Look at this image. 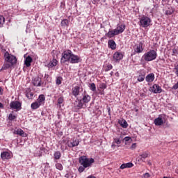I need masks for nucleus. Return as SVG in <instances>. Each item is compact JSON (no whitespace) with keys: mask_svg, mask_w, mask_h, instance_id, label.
<instances>
[{"mask_svg":"<svg viewBox=\"0 0 178 178\" xmlns=\"http://www.w3.org/2000/svg\"><path fill=\"white\" fill-rule=\"evenodd\" d=\"M3 24H5V17L0 15V27H3Z\"/></svg>","mask_w":178,"mask_h":178,"instance_id":"nucleus-32","label":"nucleus"},{"mask_svg":"<svg viewBox=\"0 0 178 178\" xmlns=\"http://www.w3.org/2000/svg\"><path fill=\"white\" fill-rule=\"evenodd\" d=\"M89 88H90V90H91V91H97V86L94 83H90L89 86Z\"/></svg>","mask_w":178,"mask_h":178,"instance_id":"nucleus-33","label":"nucleus"},{"mask_svg":"<svg viewBox=\"0 0 178 178\" xmlns=\"http://www.w3.org/2000/svg\"><path fill=\"white\" fill-rule=\"evenodd\" d=\"M10 107L11 109H17V111H20L22 109V103L18 101L11 102L10 104Z\"/></svg>","mask_w":178,"mask_h":178,"instance_id":"nucleus-6","label":"nucleus"},{"mask_svg":"<svg viewBox=\"0 0 178 178\" xmlns=\"http://www.w3.org/2000/svg\"><path fill=\"white\" fill-rule=\"evenodd\" d=\"M60 25L62 26V27H66V26H69V20H67V19H63V21H61Z\"/></svg>","mask_w":178,"mask_h":178,"instance_id":"nucleus-31","label":"nucleus"},{"mask_svg":"<svg viewBox=\"0 0 178 178\" xmlns=\"http://www.w3.org/2000/svg\"><path fill=\"white\" fill-rule=\"evenodd\" d=\"M56 168L58 170H63V165H62V164H60V163H56Z\"/></svg>","mask_w":178,"mask_h":178,"instance_id":"nucleus-35","label":"nucleus"},{"mask_svg":"<svg viewBox=\"0 0 178 178\" xmlns=\"http://www.w3.org/2000/svg\"><path fill=\"white\" fill-rule=\"evenodd\" d=\"M106 37H108V38H113V37H115V35H118V33L116 32V31L114 30H111L109 31L106 34Z\"/></svg>","mask_w":178,"mask_h":178,"instance_id":"nucleus-18","label":"nucleus"},{"mask_svg":"<svg viewBox=\"0 0 178 178\" xmlns=\"http://www.w3.org/2000/svg\"><path fill=\"white\" fill-rule=\"evenodd\" d=\"M40 153H39V154L38 155V156H42V152H39Z\"/></svg>","mask_w":178,"mask_h":178,"instance_id":"nucleus-53","label":"nucleus"},{"mask_svg":"<svg viewBox=\"0 0 178 178\" xmlns=\"http://www.w3.org/2000/svg\"><path fill=\"white\" fill-rule=\"evenodd\" d=\"M15 119H16V115H13V114H12V113L9 114V115H8V120H10V121H12V120H15Z\"/></svg>","mask_w":178,"mask_h":178,"instance_id":"nucleus-40","label":"nucleus"},{"mask_svg":"<svg viewBox=\"0 0 178 178\" xmlns=\"http://www.w3.org/2000/svg\"><path fill=\"white\" fill-rule=\"evenodd\" d=\"M81 59L77 55L73 54L72 50H65L62 54V58L60 60L61 63H65V62H68V63H80Z\"/></svg>","mask_w":178,"mask_h":178,"instance_id":"nucleus-1","label":"nucleus"},{"mask_svg":"<svg viewBox=\"0 0 178 178\" xmlns=\"http://www.w3.org/2000/svg\"><path fill=\"white\" fill-rule=\"evenodd\" d=\"M0 95H2V88L0 87Z\"/></svg>","mask_w":178,"mask_h":178,"instance_id":"nucleus-52","label":"nucleus"},{"mask_svg":"<svg viewBox=\"0 0 178 178\" xmlns=\"http://www.w3.org/2000/svg\"><path fill=\"white\" fill-rule=\"evenodd\" d=\"M1 157L3 160L10 159V153L8 152H3L1 154Z\"/></svg>","mask_w":178,"mask_h":178,"instance_id":"nucleus-23","label":"nucleus"},{"mask_svg":"<svg viewBox=\"0 0 178 178\" xmlns=\"http://www.w3.org/2000/svg\"><path fill=\"white\" fill-rule=\"evenodd\" d=\"M130 140H131V138L129 137V136H127L124 138V141L125 143H127V141H130Z\"/></svg>","mask_w":178,"mask_h":178,"instance_id":"nucleus-45","label":"nucleus"},{"mask_svg":"<svg viewBox=\"0 0 178 178\" xmlns=\"http://www.w3.org/2000/svg\"><path fill=\"white\" fill-rule=\"evenodd\" d=\"M54 162H58V159H60V157L62 156V153H60V151H56L54 152Z\"/></svg>","mask_w":178,"mask_h":178,"instance_id":"nucleus-24","label":"nucleus"},{"mask_svg":"<svg viewBox=\"0 0 178 178\" xmlns=\"http://www.w3.org/2000/svg\"><path fill=\"white\" fill-rule=\"evenodd\" d=\"M13 134H17V136H20L21 137H26L27 134L24 133L23 129H17L13 131Z\"/></svg>","mask_w":178,"mask_h":178,"instance_id":"nucleus-17","label":"nucleus"},{"mask_svg":"<svg viewBox=\"0 0 178 178\" xmlns=\"http://www.w3.org/2000/svg\"><path fill=\"white\" fill-rule=\"evenodd\" d=\"M163 2H166L168 0H162Z\"/></svg>","mask_w":178,"mask_h":178,"instance_id":"nucleus-55","label":"nucleus"},{"mask_svg":"<svg viewBox=\"0 0 178 178\" xmlns=\"http://www.w3.org/2000/svg\"><path fill=\"white\" fill-rule=\"evenodd\" d=\"M6 67H9V65H6Z\"/></svg>","mask_w":178,"mask_h":178,"instance_id":"nucleus-58","label":"nucleus"},{"mask_svg":"<svg viewBox=\"0 0 178 178\" xmlns=\"http://www.w3.org/2000/svg\"><path fill=\"white\" fill-rule=\"evenodd\" d=\"M84 103L81 99L77 98L76 100L75 101V108L76 109H83V106H84Z\"/></svg>","mask_w":178,"mask_h":178,"instance_id":"nucleus-8","label":"nucleus"},{"mask_svg":"<svg viewBox=\"0 0 178 178\" xmlns=\"http://www.w3.org/2000/svg\"><path fill=\"white\" fill-rule=\"evenodd\" d=\"M39 106H41V104H40L37 101L33 102V103H32L31 105V109H33V110L38 109Z\"/></svg>","mask_w":178,"mask_h":178,"instance_id":"nucleus-29","label":"nucleus"},{"mask_svg":"<svg viewBox=\"0 0 178 178\" xmlns=\"http://www.w3.org/2000/svg\"><path fill=\"white\" fill-rule=\"evenodd\" d=\"M36 102L42 105V103L45 102V95H40Z\"/></svg>","mask_w":178,"mask_h":178,"instance_id":"nucleus-27","label":"nucleus"},{"mask_svg":"<svg viewBox=\"0 0 178 178\" xmlns=\"http://www.w3.org/2000/svg\"><path fill=\"white\" fill-rule=\"evenodd\" d=\"M65 177L66 178H76V175L73 172H67L65 174Z\"/></svg>","mask_w":178,"mask_h":178,"instance_id":"nucleus-30","label":"nucleus"},{"mask_svg":"<svg viewBox=\"0 0 178 178\" xmlns=\"http://www.w3.org/2000/svg\"><path fill=\"white\" fill-rule=\"evenodd\" d=\"M133 166H134L133 163L129 162V163L122 164L120 166V169H126V168H133Z\"/></svg>","mask_w":178,"mask_h":178,"instance_id":"nucleus-26","label":"nucleus"},{"mask_svg":"<svg viewBox=\"0 0 178 178\" xmlns=\"http://www.w3.org/2000/svg\"><path fill=\"white\" fill-rule=\"evenodd\" d=\"M40 151H44L45 149V148L44 147H40Z\"/></svg>","mask_w":178,"mask_h":178,"instance_id":"nucleus-54","label":"nucleus"},{"mask_svg":"<svg viewBox=\"0 0 178 178\" xmlns=\"http://www.w3.org/2000/svg\"><path fill=\"white\" fill-rule=\"evenodd\" d=\"M67 148V147L65 146V149H66Z\"/></svg>","mask_w":178,"mask_h":178,"instance_id":"nucleus-60","label":"nucleus"},{"mask_svg":"<svg viewBox=\"0 0 178 178\" xmlns=\"http://www.w3.org/2000/svg\"><path fill=\"white\" fill-rule=\"evenodd\" d=\"M82 102H83V104L86 105V104H88L90 101H91V96L88 95H84L83 98L81 99Z\"/></svg>","mask_w":178,"mask_h":178,"instance_id":"nucleus-19","label":"nucleus"},{"mask_svg":"<svg viewBox=\"0 0 178 178\" xmlns=\"http://www.w3.org/2000/svg\"><path fill=\"white\" fill-rule=\"evenodd\" d=\"M118 74H119L117 72V76H118Z\"/></svg>","mask_w":178,"mask_h":178,"instance_id":"nucleus-61","label":"nucleus"},{"mask_svg":"<svg viewBox=\"0 0 178 178\" xmlns=\"http://www.w3.org/2000/svg\"><path fill=\"white\" fill-rule=\"evenodd\" d=\"M62 80H63V79L60 76H58V77L56 78V84H57V86H60V84H62Z\"/></svg>","mask_w":178,"mask_h":178,"instance_id":"nucleus-37","label":"nucleus"},{"mask_svg":"<svg viewBox=\"0 0 178 178\" xmlns=\"http://www.w3.org/2000/svg\"><path fill=\"white\" fill-rule=\"evenodd\" d=\"M33 84L36 87H41V78L36 76L33 79Z\"/></svg>","mask_w":178,"mask_h":178,"instance_id":"nucleus-15","label":"nucleus"},{"mask_svg":"<svg viewBox=\"0 0 178 178\" xmlns=\"http://www.w3.org/2000/svg\"><path fill=\"white\" fill-rule=\"evenodd\" d=\"M118 123L123 127V129H127L129 127V124H127V122L125 120H120Z\"/></svg>","mask_w":178,"mask_h":178,"instance_id":"nucleus-28","label":"nucleus"},{"mask_svg":"<svg viewBox=\"0 0 178 178\" xmlns=\"http://www.w3.org/2000/svg\"><path fill=\"white\" fill-rule=\"evenodd\" d=\"M145 177H149V173H145Z\"/></svg>","mask_w":178,"mask_h":178,"instance_id":"nucleus-49","label":"nucleus"},{"mask_svg":"<svg viewBox=\"0 0 178 178\" xmlns=\"http://www.w3.org/2000/svg\"><path fill=\"white\" fill-rule=\"evenodd\" d=\"M63 97H60L58 99V105L60 106V105H62V104H63Z\"/></svg>","mask_w":178,"mask_h":178,"instance_id":"nucleus-39","label":"nucleus"},{"mask_svg":"<svg viewBox=\"0 0 178 178\" xmlns=\"http://www.w3.org/2000/svg\"><path fill=\"white\" fill-rule=\"evenodd\" d=\"M111 112V108L108 109V113Z\"/></svg>","mask_w":178,"mask_h":178,"instance_id":"nucleus-57","label":"nucleus"},{"mask_svg":"<svg viewBox=\"0 0 178 178\" xmlns=\"http://www.w3.org/2000/svg\"><path fill=\"white\" fill-rule=\"evenodd\" d=\"M3 56L6 62L10 63L11 66H13V65H16V63L17 62V58H16V56L9 54V52L8 51L5 52Z\"/></svg>","mask_w":178,"mask_h":178,"instance_id":"nucleus-4","label":"nucleus"},{"mask_svg":"<svg viewBox=\"0 0 178 178\" xmlns=\"http://www.w3.org/2000/svg\"><path fill=\"white\" fill-rule=\"evenodd\" d=\"M31 62H33V58L31 56H28L24 60L25 66H26V67H30V66H31Z\"/></svg>","mask_w":178,"mask_h":178,"instance_id":"nucleus-16","label":"nucleus"},{"mask_svg":"<svg viewBox=\"0 0 178 178\" xmlns=\"http://www.w3.org/2000/svg\"><path fill=\"white\" fill-rule=\"evenodd\" d=\"M144 80H145V74L139 75L138 76V81L141 82V81H144Z\"/></svg>","mask_w":178,"mask_h":178,"instance_id":"nucleus-34","label":"nucleus"},{"mask_svg":"<svg viewBox=\"0 0 178 178\" xmlns=\"http://www.w3.org/2000/svg\"><path fill=\"white\" fill-rule=\"evenodd\" d=\"M113 59L115 60V62H118L119 60H122L123 59V54L117 51L113 56Z\"/></svg>","mask_w":178,"mask_h":178,"instance_id":"nucleus-9","label":"nucleus"},{"mask_svg":"<svg viewBox=\"0 0 178 178\" xmlns=\"http://www.w3.org/2000/svg\"><path fill=\"white\" fill-rule=\"evenodd\" d=\"M175 1L177 2V3H178V0H175Z\"/></svg>","mask_w":178,"mask_h":178,"instance_id":"nucleus-56","label":"nucleus"},{"mask_svg":"<svg viewBox=\"0 0 178 178\" xmlns=\"http://www.w3.org/2000/svg\"><path fill=\"white\" fill-rule=\"evenodd\" d=\"M101 94L102 95V94H104L103 92H101Z\"/></svg>","mask_w":178,"mask_h":178,"instance_id":"nucleus-63","label":"nucleus"},{"mask_svg":"<svg viewBox=\"0 0 178 178\" xmlns=\"http://www.w3.org/2000/svg\"><path fill=\"white\" fill-rule=\"evenodd\" d=\"M26 97H27V98H29V99H32L33 97H34V94L31 92H29L26 94Z\"/></svg>","mask_w":178,"mask_h":178,"instance_id":"nucleus-36","label":"nucleus"},{"mask_svg":"<svg viewBox=\"0 0 178 178\" xmlns=\"http://www.w3.org/2000/svg\"><path fill=\"white\" fill-rule=\"evenodd\" d=\"M79 163L84 168H91L92 163H94V159H88L86 156L79 157Z\"/></svg>","mask_w":178,"mask_h":178,"instance_id":"nucleus-3","label":"nucleus"},{"mask_svg":"<svg viewBox=\"0 0 178 178\" xmlns=\"http://www.w3.org/2000/svg\"><path fill=\"white\" fill-rule=\"evenodd\" d=\"M149 156V152H143L142 154H140L138 156L140 158V160L142 161V162H145V159L148 158Z\"/></svg>","mask_w":178,"mask_h":178,"instance_id":"nucleus-13","label":"nucleus"},{"mask_svg":"<svg viewBox=\"0 0 178 178\" xmlns=\"http://www.w3.org/2000/svg\"><path fill=\"white\" fill-rule=\"evenodd\" d=\"M136 143L132 144L131 148H136Z\"/></svg>","mask_w":178,"mask_h":178,"instance_id":"nucleus-50","label":"nucleus"},{"mask_svg":"<svg viewBox=\"0 0 178 178\" xmlns=\"http://www.w3.org/2000/svg\"><path fill=\"white\" fill-rule=\"evenodd\" d=\"M145 80L147 83H152L155 80V74L154 73L149 74L146 76Z\"/></svg>","mask_w":178,"mask_h":178,"instance_id":"nucleus-14","label":"nucleus"},{"mask_svg":"<svg viewBox=\"0 0 178 178\" xmlns=\"http://www.w3.org/2000/svg\"><path fill=\"white\" fill-rule=\"evenodd\" d=\"M172 55H178V51L176 49H172Z\"/></svg>","mask_w":178,"mask_h":178,"instance_id":"nucleus-46","label":"nucleus"},{"mask_svg":"<svg viewBox=\"0 0 178 178\" xmlns=\"http://www.w3.org/2000/svg\"><path fill=\"white\" fill-rule=\"evenodd\" d=\"M151 24V18L143 15L139 22V26L140 27H143V29H147V27H149V26Z\"/></svg>","mask_w":178,"mask_h":178,"instance_id":"nucleus-5","label":"nucleus"},{"mask_svg":"<svg viewBox=\"0 0 178 178\" xmlns=\"http://www.w3.org/2000/svg\"><path fill=\"white\" fill-rule=\"evenodd\" d=\"M56 65H58V60L55 58H53V60H51L47 64V67H49V68L54 67V66H56Z\"/></svg>","mask_w":178,"mask_h":178,"instance_id":"nucleus-25","label":"nucleus"},{"mask_svg":"<svg viewBox=\"0 0 178 178\" xmlns=\"http://www.w3.org/2000/svg\"><path fill=\"white\" fill-rule=\"evenodd\" d=\"M118 74H119L117 72V76H118Z\"/></svg>","mask_w":178,"mask_h":178,"instance_id":"nucleus-62","label":"nucleus"},{"mask_svg":"<svg viewBox=\"0 0 178 178\" xmlns=\"http://www.w3.org/2000/svg\"><path fill=\"white\" fill-rule=\"evenodd\" d=\"M112 73H113V72H111V76H112Z\"/></svg>","mask_w":178,"mask_h":178,"instance_id":"nucleus-59","label":"nucleus"},{"mask_svg":"<svg viewBox=\"0 0 178 178\" xmlns=\"http://www.w3.org/2000/svg\"><path fill=\"white\" fill-rule=\"evenodd\" d=\"M173 12H174L173 9L167 10L165 11V15H167V16H169V15H172V14H173Z\"/></svg>","mask_w":178,"mask_h":178,"instance_id":"nucleus-41","label":"nucleus"},{"mask_svg":"<svg viewBox=\"0 0 178 178\" xmlns=\"http://www.w3.org/2000/svg\"><path fill=\"white\" fill-rule=\"evenodd\" d=\"M156 56H158L156 51L149 50L142 56V59H144L146 62H151L152 60H155V59H156Z\"/></svg>","mask_w":178,"mask_h":178,"instance_id":"nucleus-2","label":"nucleus"},{"mask_svg":"<svg viewBox=\"0 0 178 178\" xmlns=\"http://www.w3.org/2000/svg\"><path fill=\"white\" fill-rule=\"evenodd\" d=\"M106 87H107L106 83H100L99 85V88H101V90H105Z\"/></svg>","mask_w":178,"mask_h":178,"instance_id":"nucleus-43","label":"nucleus"},{"mask_svg":"<svg viewBox=\"0 0 178 178\" xmlns=\"http://www.w3.org/2000/svg\"><path fill=\"white\" fill-rule=\"evenodd\" d=\"M72 93L75 98H77L80 95V86H75L72 89Z\"/></svg>","mask_w":178,"mask_h":178,"instance_id":"nucleus-11","label":"nucleus"},{"mask_svg":"<svg viewBox=\"0 0 178 178\" xmlns=\"http://www.w3.org/2000/svg\"><path fill=\"white\" fill-rule=\"evenodd\" d=\"M108 47L111 48V49H116V42H115V40H110L108 42Z\"/></svg>","mask_w":178,"mask_h":178,"instance_id":"nucleus-21","label":"nucleus"},{"mask_svg":"<svg viewBox=\"0 0 178 178\" xmlns=\"http://www.w3.org/2000/svg\"><path fill=\"white\" fill-rule=\"evenodd\" d=\"M113 67L112 66L111 64L107 65L106 68V72H109V70H112Z\"/></svg>","mask_w":178,"mask_h":178,"instance_id":"nucleus-42","label":"nucleus"},{"mask_svg":"<svg viewBox=\"0 0 178 178\" xmlns=\"http://www.w3.org/2000/svg\"><path fill=\"white\" fill-rule=\"evenodd\" d=\"M62 144H65V140H63L62 142H61V145ZM61 149H65V146H63V145H61Z\"/></svg>","mask_w":178,"mask_h":178,"instance_id":"nucleus-47","label":"nucleus"},{"mask_svg":"<svg viewBox=\"0 0 178 178\" xmlns=\"http://www.w3.org/2000/svg\"><path fill=\"white\" fill-rule=\"evenodd\" d=\"M86 168H87V167H84V165L80 166L78 168V171L79 172V173H83V172L86 170Z\"/></svg>","mask_w":178,"mask_h":178,"instance_id":"nucleus-38","label":"nucleus"},{"mask_svg":"<svg viewBox=\"0 0 178 178\" xmlns=\"http://www.w3.org/2000/svg\"><path fill=\"white\" fill-rule=\"evenodd\" d=\"M0 109H3V104L0 102Z\"/></svg>","mask_w":178,"mask_h":178,"instance_id":"nucleus-48","label":"nucleus"},{"mask_svg":"<svg viewBox=\"0 0 178 178\" xmlns=\"http://www.w3.org/2000/svg\"><path fill=\"white\" fill-rule=\"evenodd\" d=\"M79 141L77 140H73V142H67V145L70 148H73V147H77L79 144Z\"/></svg>","mask_w":178,"mask_h":178,"instance_id":"nucleus-20","label":"nucleus"},{"mask_svg":"<svg viewBox=\"0 0 178 178\" xmlns=\"http://www.w3.org/2000/svg\"><path fill=\"white\" fill-rule=\"evenodd\" d=\"M154 124L156 126H162L163 124V120L162 118L159 117L154 120Z\"/></svg>","mask_w":178,"mask_h":178,"instance_id":"nucleus-22","label":"nucleus"},{"mask_svg":"<svg viewBox=\"0 0 178 178\" xmlns=\"http://www.w3.org/2000/svg\"><path fill=\"white\" fill-rule=\"evenodd\" d=\"M134 51L136 54H141L144 51V48H143V42H139V44H136L134 47Z\"/></svg>","mask_w":178,"mask_h":178,"instance_id":"nucleus-10","label":"nucleus"},{"mask_svg":"<svg viewBox=\"0 0 178 178\" xmlns=\"http://www.w3.org/2000/svg\"><path fill=\"white\" fill-rule=\"evenodd\" d=\"M111 147H112V148H115V147H116V145L113 144V145H111Z\"/></svg>","mask_w":178,"mask_h":178,"instance_id":"nucleus-51","label":"nucleus"},{"mask_svg":"<svg viewBox=\"0 0 178 178\" xmlns=\"http://www.w3.org/2000/svg\"><path fill=\"white\" fill-rule=\"evenodd\" d=\"M125 29H126V25L121 24V25H118L117 28L115 29V31L117 33V34L119 35V34H122V33L124 31Z\"/></svg>","mask_w":178,"mask_h":178,"instance_id":"nucleus-12","label":"nucleus"},{"mask_svg":"<svg viewBox=\"0 0 178 178\" xmlns=\"http://www.w3.org/2000/svg\"><path fill=\"white\" fill-rule=\"evenodd\" d=\"M114 143H115V144H121L122 143V141H120V139L119 138H114Z\"/></svg>","mask_w":178,"mask_h":178,"instance_id":"nucleus-44","label":"nucleus"},{"mask_svg":"<svg viewBox=\"0 0 178 178\" xmlns=\"http://www.w3.org/2000/svg\"><path fill=\"white\" fill-rule=\"evenodd\" d=\"M150 91L154 94H161L162 92V88L158 84H154L150 88Z\"/></svg>","mask_w":178,"mask_h":178,"instance_id":"nucleus-7","label":"nucleus"}]
</instances>
